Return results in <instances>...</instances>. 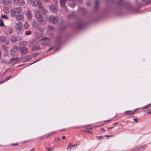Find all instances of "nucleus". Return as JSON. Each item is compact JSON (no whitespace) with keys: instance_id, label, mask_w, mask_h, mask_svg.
Listing matches in <instances>:
<instances>
[{"instance_id":"1","label":"nucleus","mask_w":151,"mask_h":151,"mask_svg":"<svg viewBox=\"0 0 151 151\" xmlns=\"http://www.w3.org/2000/svg\"><path fill=\"white\" fill-rule=\"evenodd\" d=\"M22 10V8L19 7H17L14 9H11L10 11L11 15L12 17H15L17 15L19 14Z\"/></svg>"},{"instance_id":"2","label":"nucleus","mask_w":151,"mask_h":151,"mask_svg":"<svg viewBox=\"0 0 151 151\" xmlns=\"http://www.w3.org/2000/svg\"><path fill=\"white\" fill-rule=\"evenodd\" d=\"M35 15L36 18L40 22V24L42 25H44V23H43V18L38 11H36L35 12Z\"/></svg>"},{"instance_id":"3","label":"nucleus","mask_w":151,"mask_h":151,"mask_svg":"<svg viewBox=\"0 0 151 151\" xmlns=\"http://www.w3.org/2000/svg\"><path fill=\"white\" fill-rule=\"evenodd\" d=\"M11 54L13 56H16L18 55L19 53V47H14L11 50Z\"/></svg>"},{"instance_id":"4","label":"nucleus","mask_w":151,"mask_h":151,"mask_svg":"<svg viewBox=\"0 0 151 151\" xmlns=\"http://www.w3.org/2000/svg\"><path fill=\"white\" fill-rule=\"evenodd\" d=\"M59 20V19L57 17H55L54 16H50L49 19V21L50 23H52L54 24H56Z\"/></svg>"},{"instance_id":"5","label":"nucleus","mask_w":151,"mask_h":151,"mask_svg":"<svg viewBox=\"0 0 151 151\" xmlns=\"http://www.w3.org/2000/svg\"><path fill=\"white\" fill-rule=\"evenodd\" d=\"M51 40L48 38L45 37L42 40V44L44 46H48L50 44Z\"/></svg>"},{"instance_id":"6","label":"nucleus","mask_w":151,"mask_h":151,"mask_svg":"<svg viewBox=\"0 0 151 151\" xmlns=\"http://www.w3.org/2000/svg\"><path fill=\"white\" fill-rule=\"evenodd\" d=\"M39 2L38 10L41 12H42L44 14H45L47 12V11L44 7L42 6L41 1H39Z\"/></svg>"},{"instance_id":"7","label":"nucleus","mask_w":151,"mask_h":151,"mask_svg":"<svg viewBox=\"0 0 151 151\" xmlns=\"http://www.w3.org/2000/svg\"><path fill=\"white\" fill-rule=\"evenodd\" d=\"M22 24L20 22H18L16 24L15 27L16 31L18 32H20L22 30Z\"/></svg>"},{"instance_id":"8","label":"nucleus","mask_w":151,"mask_h":151,"mask_svg":"<svg viewBox=\"0 0 151 151\" xmlns=\"http://www.w3.org/2000/svg\"><path fill=\"white\" fill-rule=\"evenodd\" d=\"M16 19L19 21H23L24 20V14L21 13L17 15L16 16Z\"/></svg>"},{"instance_id":"9","label":"nucleus","mask_w":151,"mask_h":151,"mask_svg":"<svg viewBox=\"0 0 151 151\" xmlns=\"http://www.w3.org/2000/svg\"><path fill=\"white\" fill-rule=\"evenodd\" d=\"M3 2L5 6H7L8 8H10L11 7L12 2V0H4Z\"/></svg>"},{"instance_id":"10","label":"nucleus","mask_w":151,"mask_h":151,"mask_svg":"<svg viewBox=\"0 0 151 151\" xmlns=\"http://www.w3.org/2000/svg\"><path fill=\"white\" fill-rule=\"evenodd\" d=\"M146 148L145 146H138L132 151H143Z\"/></svg>"},{"instance_id":"11","label":"nucleus","mask_w":151,"mask_h":151,"mask_svg":"<svg viewBox=\"0 0 151 151\" xmlns=\"http://www.w3.org/2000/svg\"><path fill=\"white\" fill-rule=\"evenodd\" d=\"M21 38L19 37H16L14 35H12L11 38V40L12 42H15L18 40H20Z\"/></svg>"},{"instance_id":"12","label":"nucleus","mask_w":151,"mask_h":151,"mask_svg":"<svg viewBox=\"0 0 151 151\" xmlns=\"http://www.w3.org/2000/svg\"><path fill=\"white\" fill-rule=\"evenodd\" d=\"M25 16L27 17L29 19H31L32 17V12L29 10L25 12Z\"/></svg>"},{"instance_id":"13","label":"nucleus","mask_w":151,"mask_h":151,"mask_svg":"<svg viewBox=\"0 0 151 151\" xmlns=\"http://www.w3.org/2000/svg\"><path fill=\"white\" fill-rule=\"evenodd\" d=\"M49 9L50 10L53 12H56L58 10L57 6L54 5H52L49 6Z\"/></svg>"},{"instance_id":"14","label":"nucleus","mask_w":151,"mask_h":151,"mask_svg":"<svg viewBox=\"0 0 151 151\" xmlns=\"http://www.w3.org/2000/svg\"><path fill=\"white\" fill-rule=\"evenodd\" d=\"M7 38L5 36H2L0 37V41L3 42H6V44H8L9 43L8 40H6Z\"/></svg>"},{"instance_id":"15","label":"nucleus","mask_w":151,"mask_h":151,"mask_svg":"<svg viewBox=\"0 0 151 151\" xmlns=\"http://www.w3.org/2000/svg\"><path fill=\"white\" fill-rule=\"evenodd\" d=\"M20 50L22 54L25 55L27 52V49L26 47H22L20 48Z\"/></svg>"},{"instance_id":"16","label":"nucleus","mask_w":151,"mask_h":151,"mask_svg":"<svg viewBox=\"0 0 151 151\" xmlns=\"http://www.w3.org/2000/svg\"><path fill=\"white\" fill-rule=\"evenodd\" d=\"M39 1H37L36 0H32V4L34 6H36L37 5L38 6Z\"/></svg>"},{"instance_id":"17","label":"nucleus","mask_w":151,"mask_h":151,"mask_svg":"<svg viewBox=\"0 0 151 151\" xmlns=\"http://www.w3.org/2000/svg\"><path fill=\"white\" fill-rule=\"evenodd\" d=\"M136 111V109L134 111H132L131 110H129L126 111L124 113V114L125 115H128V114H131L133 115L135 112Z\"/></svg>"},{"instance_id":"18","label":"nucleus","mask_w":151,"mask_h":151,"mask_svg":"<svg viewBox=\"0 0 151 151\" xmlns=\"http://www.w3.org/2000/svg\"><path fill=\"white\" fill-rule=\"evenodd\" d=\"M32 26L35 29H38L40 28V26L37 24L36 22L35 21H33V22Z\"/></svg>"},{"instance_id":"19","label":"nucleus","mask_w":151,"mask_h":151,"mask_svg":"<svg viewBox=\"0 0 151 151\" xmlns=\"http://www.w3.org/2000/svg\"><path fill=\"white\" fill-rule=\"evenodd\" d=\"M27 45V42L25 41H22L19 44V45L20 47V48L26 47H25Z\"/></svg>"},{"instance_id":"20","label":"nucleus","mask_w":151,"mask_h":151,"mask_svg":"<svg viewBox=\"0 0 151 151\" xmlns=\"http://www.w3.org/2000/svg\"><path fill=\"white\" fill-rule=\"evenodd\" d=\"M67 0H60V2L61 6L63 7L65 6V4Z\"/></svg>"},{"instance_id":"21","label":"nucleus","mask_w":151,"mask_h":151,"mask_svg":"<svg viewBox=\"0 0 151 151\" xmlns=\"http://www.w3.org/2000/svg\"><path fill=\"white\" fill-rule=\"evenodd\" d=\"M32 57L29 55H27L24 58V60L25 62H28L31 59Z\"/></svg>"},{"instance_id":"22","label":"nucleus","mask_w":151,"mask_h":151,"mask_svg":"<svg viewBox=\"0 0 151 151\" xmlns=\"http://www.w3.org/2000/svg\"><path fill=\"white\" fill-rule=\"evenodd\" d=\"M48 28L49 29V30H47V33L48 35H52V34H50V31L49 30H53L54 29V28L51 26H48Z\"/></svg>"},{"instance_id":"23","label":"nucleus","mask_w":151,"mask_h":151,"mask_svg":"<svg viewBox=\"0 0 151 151\" xmlns=\"http://www.w3.org/2000/svg\"><path fill=\"white\" fill-rule=\"evenodd\" d=\"M19 59V58H13L11 59V61L14 63H16L18 62Z\"/></svg>"},{"instance_id":"24","label":"nucleus","mask_w":151,"mask_h":151,"mask_svg":"<svg viewBox=\"0 0 151 151\" xmlns=\"http://www.w3.org/2000/svg\"><path fill=\"white\" fill-rule=\"evenodd\" d=\"M12 29L11 28H9L7 30H6V31L5 33L7 34H11L12 33Z\"/></svg>"},{"instance_id":"25","label":"nucleus","mask_w":151,"mask_h":151,"mask_svg":"<svg viewBox=\"0 0 151 151\" xmlns=\"http://www.w3.org/2000/svg\"><path fill=\"white\" fill-rule=\"evenodd\" d=\"M9 8L7 6H4V13H8L9 12Z\"/></svg>"},{"instance_id":"26","label":"nucleus","mask_w":151,"mask_h":151,"mask_svg":"<svg viewBox=\"0 0 151 151\" xmlns=\"http://www.w3.org/2000/svg\"><path fill=\"white\" fill-rule=\"evenodd\" d=\"M99 0H96L95 2V8L96 9H97L98 7V4L99 3Z\"/></svg>"},{"instance_id":"27","label":"nucleus","mask_w":151,"mask_h":151,"mask_svg":"<svg viewBox=\"0 0 151 151\" xmlns=\"http://www.w3.org/2000/svg\"><path fill=\"white\" fill-rule=\"evenodd\" d=\"M18 3L19 5L22 6L25 3L24 1V0H19Z\"/></svg>"},{"instance_id":"28","label":"nucleus","mask_w":151,"mask_h":151,"mask_svg":"<svg viewBox=\"0 0 151 151\" xmlns=\"http://www.w3.org/2000/svg\"><path fill=\"white\" fill-rule=\"evenodd\" d=\"M2 49L4 51L6 52H8L9 50V48L8 47L5 45H3L2 46Z\"/></svg>"},{"instance_id":"29","label":"nucleus","mask_w":151,"mask_h":151,"mask_svg":"<svg viewBox=\"0 0 151 151\" xmlns=\"http://www.w3.org/2000/svg\"><path fill=\"white\" fill-rule=\"evenodd\" d=\"M29 27V24L28 22H26L24 25V28L25 29H27Z\"/></svg>"},{"instance_id":"30","label":"nucleus","mask_w":151,"mask_h":151,"mask_svg":"<svg viewBox=\"0 0 151 151\" xmlns=\"http://www.w3.org/2000/svg\"><path fill=\"white\" fill-rule=\"evenodd\" d=\"M68 5L69 6L73 8L75 6V5L74 4H71L69 3L68 4Z\"/></svg>"},{"instance_id":"31","label":"nucleus","mask_w":151,"mask_h":151,"mask_svg":"<svg viewBox=\"0 0 151 151\" xmlns=\"http://www.w3.org/2000/svg\"><path fill=\"white\" fill-rule=\"evenodd\" d=\"M25 33L27 35H29L31 34L32 32L31 31L27 30L25 32Z\"/></svg>"},{"instance_id":"32","label":"nucleus","mask_w":151,"mask_h":151,"mask_svg":"<svg viewBox=\"0 0 151 151\" xmlns=\"http://www.w3.org/2000/svg\"><path fill=\"white\" fill-rule=\"evenodd\" d=\"M145 3L146 5H148L151 3V0H145Z\"/></svg>"},{"instance_id":"33","label":"nucleus","mask_w":151,"mask_h":151,"mask_svg":"<svg viewBox=\"0 0 151 151\" xmlns=\"http://www.w3.org/2000/svg\"><path fill=\"white\" fill-rule=\"evenodd\" d=\"M56 133H57V132L56 131L50 132L48 134V135L47 136V137H48L52 135L53 134H55Z\"/></svg>"},{"instance_id":"34","label":"nucleus","mask_w":151,"mask_h":151,"mask_svg":"<svg viewBox=\"0 0 151 151\" xmlns=\"http://www.w3.org/2000/svg\"><path fill=\"white\" fill-rule=\"evenodd\" d=\"M71 146V145L69 144L67 148V150L68 151H70L71 150V147H72Z\"/></svg>"},{"instance_id":"35","label":"nucleus","mask_w":151,"mask_h":151,"mask_svg":"<svg viewBox=\"0 0 151 151\" xmlns=\"http://www.w3.org/2000/svg\"><path fill=\"white\" fill-rule=\"evenodd\" d=\"M150 105H151V104H149L145 106L144 107H142L141 109H147V108H148V106Z\"/></svg>"},{"instance_id":"36","label":"nucleus","mask_w":151,"mask_h":151,"mask_svg":"<svg viewBox=\"0 0 151 151\" xmlns=\"http://www.w3.org/2000/svg\"><path fill=\"white\" fill-rule=\"evenodd\" d=\"M7 29H8L6 28V27L4 26L3 28V31L5 33L6 31V30H7Z\"/></svg>"},{"instance_id":"37","label":"nucleus","mask_w":151,"mask_h":151,"mask_svg":"<svg viewBox=\"0 0 151 151\" xmlns=\"http://www.w3.org/2000/svg\"><path fill=\"white\" fill-rule=\"evenodd\" d=\"M34 49L35 50H37L40 49L41 48L39 46H36L34 48Z\"/></svg>"},{"instance_id":"38","label":"nucleus","mask_w":151,"mask_h":151,"mask_svg":"<svg viewBox=\"0 0 151 151\" xmlns=\"http://www.w3.org/2000/svg\"><path fill=\"white\" fill-rule=\"evenodd\" d=\"M0 26L1 27H3L4 26V22L1 20H0Z\"/></svg>"},{"instance_id":"39","label":"nucleus","mask_w":151,"mask_h":151,"mask_svg":"<svg viewBox=\"0 0 151 151\" xmlns=\"http://www.w3.org/2000/svg\"><path fill=\"white\" fill-rule=\"evenodd\" d=\"M40 1L42 2L49 3L50 1V0H40Z\"/></svg>"},{"instance_id":"40","label":"nucleus","mask_w":151,"mask_h":151,"mask_svg":"<svg viewBox=\"0 0 151 151\" xmlns=\"http://www.w3.org/2000/svg\"><path fill=\"white\" fill-rule=\"evenodd\" d=\"M1 18L3 19H7L8 18L5 15H2Z\"/></svg>"},{"instance_id":"41","label":"nucleus","mask_w":151,"mask_h":151,"mask_svg":"<svg viewBox=\"0 0 151 151\" xmlns=\"http://www.w3.org/2000/svg\"><path fill=\"white\" fill-rule=\"evenodd\" d=\"M96 138L98 139H102L103 138V137L102 136H97L96 137Z\"/></svg>"},{"instance_id":"42","label":"nucleus","mask_w":151,"mask_h":151,"mask_svg":"<svg viewBox=\"0 0 151 151\" xmlns=\"http://www.w3.org/2000/svg\"><path fill=\"white\" fill-rule=\"evenodd\" d=\"M128 10H133V7L132 6H131L128 7Z\"/></svg>"},{"instance_id":"43","label":"nucleus","mask_w":151,"mask_h":151,"mask_svg":"<svg viewBox=\"0 0 151 151\" xmlns=\"http://www.w3.org/2000/svg\"><path fill=\"white\" fill-rule=\"evenodd\" d=\"M38 55V54L37 53H35L33 55V56L34 57H36Z\"/></svg>"},{"instance_id":"44","label":"nucleus","mask_w":151,"mask_h":151,"mask_svg":"<svg viewBox=\"0 0 151 151\" xmlns=\"http://www.w3.org/2000/svg\"><path fill=\"white\" fill-rule=\"evenodd\" d=\"M46 149L47 150H48L49 151H51L52 150V148H46Z\"/></svg>"},{"instance_id":"45","label":"nucleus","mask_w":151,"mask_h":151,"mask_svg":"<svg viewBox=\"0 0 151 151\" xmlns=\"http://www.w3.org/2000/svg\"><path fill=\"white\" fill-rule=\"evenodd\" d=\"M19 0H14V3L17 4V2H19Z\"/></svg>"},{"instance_id":"46","label":"nucleus","mask_w":151,"mask_h":151,"mask_svg":"<svg viewBox=\"0 0 151 151\" xmlns=\"http://www.w3.org/2000/svg\"><path fill=\"white\" fill-rule=\"evenodd\" d=\"M134 121L135 122H138V120L137 118H134L133 119Z\"/></svg>"},{"instance_id":"47","label":"nucleus","mask_w":151,"mask_h":151,"mask_svg":"<svg viewBox=\"0 0 151 151\" xmlns=\"http://www.w3.org/2000/svg\"><path fill=\"white\" fill-rule=\"evenodd\" d=\"M12 78V77L11 76H9L8 78H7L6 79V80L5 81H7L8 80H9V79H10V78Z\"/></svg>"},{"instance_id":"48","label":"nucleus","mask_w":151,"mask_h":151,"mask_svg":"<svg viewBox=\"0 0 151 151\" xmlns=\"http://www.w3.org/2000/svg\"><path fill=\"white\" fill-rule=\"evenodd\" d=\"M77 1L79 3L81 4L82 1V0H77Z\"/></svg>"},{"instance_id":"49","label":"nucleus","mask_w":151,"mask_h":151,"mask_svg":"<svg viewBox=\"0 0 151 151\" xmlns=\"http://www.w3.org/2000/svg\"><path fill=\"white\" fill-rule=\"evenodd\" d=\"M77 145H71V146L72 147H76H76Z\"/></svg>"},{"instance_id":"50","label":"nucleus","mask_w":151,"mask_h":151,"mask_svg":"<svg viewBox=\"0 0 151 151\" xmlns=\"http://www.w3.org/2000/svg\"><path fill=\"white\" fill-rule=\"evenodd\" d=\"M147 111H148V112H147L148 114H151V111H150V109H148Z\"/></svg>"},{"instance_id":"51","label":"nucleus","mask_w":151,"mask_h":151,"mask_svg":"<svg viewBox=\"0 0 151 151\" xmlns=\"http://www.w3.org/2000/svg\"><path fill=\"white\" fill-rule=\"evenodd\" d=\"M12 145L13 146H15V145H18V144L17 143H16L15 144H12Z\"/></svg>"},{"instance_id":"52","label":"nucleus","mask_w":151,"mask_h":151,"mask_svg":"<svg viewBox=\"0 0 151 151\" xmlns=\"http://www.w3.org/2000/svg\"><path fill=\"white\" fill-rule=\"evenodd\" d=\"M60 139H55V141L56 142H58L60 140Z\"/></svg>"},{"instance_id":"53","label":"nucleus","mask_w":151,"mask_h":151,"mask_svg":"<svg viewBox=\"0 0 151 151\" xmlns=\"http://www.w3.org/2000/svg\"><path fill=\"white\" fill-rule=\"evenodd\" d=\"M54 48L53 47H51V48H50V49H49L48 50V51H50L51 50H52V49H53Z\"/></svg>"},{"instance_id":"54","label":"nucleus","mask_w":151,"mask_h":151,"mask_svg":"<svg viewBox=\"0 0 151 151\" xmlns=\"http://www.w3.org/2000/svg\"><path fill=\"white\" fill-rule=\"evenodd\" d=\"M66 138V137L65 136H63V137H62V139H64L65 138Z\"/></svg>"},{"instance_id":"55","label":"nucleus","mask_w":151,"mask_h":151,"mask_svg":"<svg viewBox=\"0 0 151 151\" xmlns=\"http://www.w3.org/2000/svg\"><path fill=\"white\" fill-rule=\"evenodd\" d=\"M113 127H110V128H109V129H113Z\"/></svg>"},{"instance_id":"56","label":"nucleus","mask_w":151,"mask_h":151,"mask_svg":"<svg viewBox=\"0 0 151 151\" xmlns=\"http://www.w3.org/2000/svg\"><path fill=\"white\" fill-rule=\"evenodd\" d=\"M101 131H105V130L103 129V128H101Z\"/></svg>"},{"instance_id":"57","label":"nucleus","mask_w":151,"mask_h":151,"mask_svg":"<svg viewBox=\"0 0 151 151\" xmlns=\"http://www.w3.org/2000/svg\"><path fill=\"white\" fill-rule=\"evenodd\" d=\"M65 130V129H62V130H60V131H64Z\"/></svg>"},{"instance_id":"58","label":"nucleus","mask_w":151,"mask_h":151,"mask_svg":"<svg viewBox=\"0 0 151 151\" xmlns=\"http://www.w3.org/2000/svg\"><path fill=\"white\" fill-rule=\"evenodd\" d=\"M35 150L34 148H33L30 151H33Z\"/></svg>"},{"instance_id":"59","label":"nucleus","mask_w":151,"mask_h":151,"mask_svg":"<svg viewBox=\"0 0 151 151\" xmlns=\"http://www.w3.org/2000/svg\"><path fill=\"white\" fill-rule=\"evenodd\" d=\"M111 120H107V121H105V122H107L109 121H111Z\"/></svg>"},{"instance_id":"60","label":"nucleus","mask_w":151,"mask_h":151,"mask_svg":"<svg viewBox=\"0 0 151 151\" xmlns=\"http://www.w3.org/2000/svg\"><path fill=\"white\" fill-rule=\"evenodd\" d=\"M88 132L89 133H91V132L90 131H88Z\"/></svg>"},{"instance_id":"61","label":"nucleus","mask_w":151,"mask_h":151,"mask_svg":"<svg viewBox=\"0 0 151 151\" xmlns=\"http://www.w3.org/2000/svg\"><path fill=\"white\" fill-rule=\"evenodd\" d=\"M1 55V52L0 51V56Z\"/></svg>"},{"instance_id":"62","label":"nucleus","mask_w":151,"mask_h":151,"mask_svg":"<svg viewBox=\"0 0 151 151\" xmlns=\"http://www.w3.org/2000/svg\"><path fill=\"white\" fill-rule=\"evenodd\" d=\"M87 5H89V4H88V3H87Z\"/></svg>"},{"instance_id":"63","label":"nucleus","mask_w":151,"mask_h":151,"mask_svg":"<svg viewBox=\"0 0 151 151\" xmlns=\"http://www.w3.org/2000/svg\"><path fill=\"white\" fill-rule=\"evenodd\" d=\"M117 123H115L114 124H117Z\"/></svg>"},{"instance_id":"64","label":"nucleus","mask_w":151,"mask_h":151,"mask_svg":"<svg viewBox=\"0 0 151 151\" xmlns=\"http://www.w3.org/2000/svg\"><path fill=\"white\" fill-rule=\"evenodd\" d=\"M3 82H4V81H3V82H0V84H1V83H3Z\"/></svg>"}]
</instances>
